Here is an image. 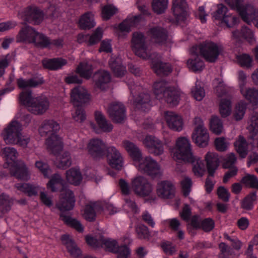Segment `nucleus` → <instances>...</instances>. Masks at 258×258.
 <instances>
[{"label":"nucleus","instance_id":"34","mask_svg":"<svg viewBox=\"0 0 258 258\" xmlns=\"http://www.w3.org/2000/svg\"><path fill=\"white\" fill-rule=\"evenodd\" d=\"M240 92L243 97L251 104L254 108L258 105V90L251 88L241 89Z\"/></svg>","mask_w":258,"mask_h":258},{"label":"nucleus","instance_id":"31","mask_svg":"<svg viewBox=\"0 0 258 258\" xmlns=\"http://www.w3.org/2000/svg\"><path fill=\"white\" fill-rule=\"evenodd\" d=\"M108 63L115 77L121 78L124 75L126 72L125 67L122 65L121 59L120 57H111Z\"/></svg>","mask_w":258,"mask_h":258},{"label":"nucleus","instance_id":"29","mask_svg":"<svg viewBox=\"0 0 258 258\" xmlns=\"http://www.w3.org/2000/svg\"><path fill=\"white\" fill-rule=\"evenodd\" d=\"M150 102V95L148 93H141L136 97L133 103L137 109L147 111L151 107Z\"/></svg>","mask_w":258,"mask_h":258},{"label":"nucleus","instance_id":"10","mask_svg":"<svg viewBox=\"0 0 258 258\" xmlns=\"http://www.w3.org/2000/svg\"><path fill=\"white\" fill-rule=\"evenodd\" d=\"M135 167L143 174H145L152 178H160L162 175V170L159 163L150 156L142 159Z\"/></svg>","mask_w":258,"mask_h":258},{"label":"nucleus","instance_id":"64","mask_svg":"<svg viewBox=\"0 0 258 258\" xmlns=\"http://www.w3.org/2000/svg\"><path fill=\"white\" fill-rule=\"evenodd\" d=\"M236 160V157L234 153H229L226 155L223 159V166L225 168H232Z\"/></svg>","mask_w":258,"mask_h":258},{"label":"nucleus","instance_id":"28","mask_svg":"<svg viewBox=\"0 0 258 258\" xmlns=\"http://www.w3.org/2000/svg\"><path fill=\"white\" fill-rule=\"evenodd\" d=\"M67 60L62 57L45 58L42 60L43 68L50 71H57L61 69L67 64Z\"/></svg>","mask_w":258,"mask_h":258},{"label":"nucleus","instance_id":"57","mask_svg":"<svg viewBox=\"0 0 258 258\" xmlns=\"http://www.w3.org/2000/svg\"><path fill=\"white\" fill-rule=\"evenodd\" d=\"M210 128L212 132L217 135L222 133L223 126L221 119L217 116H213L210 120Z\"/></svg>","mask_w":258,"mask_h":258},{"label":"nucleus","instance_id":"25","mask_svg":"<svg viewBox=\"0 0 258 258\" xmlns=\"http://www.w3.org/2000/svg\"><path fill=\"white\" fill-rule=\"evenodd\" d=\"M93 78L95 87L102 91L106 90V85L109 83L111 79L110 73L104 70H98L95 72Z\"/></svg>","mask_w":258,"mask_h":258},{"label":"nucleus","instance_id":"51","mask_svg":"<svg viewBox=\"0 0 258 258\" xmlns=\"http://www.w3.org/2000/svg\"><path fill=\"white\" fill-rule=\"evenodd\" d=\"M133 49L135 52L136 55L139 57H142L144 59H151V61L152 59H154V57L158 55L156 53H154L151 55L148 54V52L147 49L146 45L140 46H133Z\"/></svg>","mask_w":258,"mask_h":258},{"label":"nucleus","instance_id":"16","mask_svg":"<svg viewBox=\"0 0 258 258\" xmlns=\"http://www.w3.org/2000/svg\"><path fill=\"white\" fill-rule=\"evenodd\" d=\"M172 10L178 23L185 21L189 16L188 8L185 0H172Z\"/></svg>","mask_w":258,"mask_h":258},{"label":"nucleus","instance_id":"17","mask_svg":"<svg viewBox=\"0 0 258 258\" xmlns=\"http://www.w3.org/2000/svg\"><path fill=\"white\" fill-rule=\"evenodd\" d=\"M143 144L148 152L155 156H159L164 152L162 142L157 138L149 135L143 140Z\"/></svg>","mask_w":258,"mask_h":258},{"label":"nucleus","instance_id":"14","mask_svg":"<svg viewBox=\"0 0 258 258\" xmlns=\"http://www.w3.org/2000/svg\"><path fill=\"white\" fill-rule=\"evenodd\" d=\"M23 20L34 25L40 24L44 19V14L42 10L35 6H29L23 12Z\"/></svg>","mask_w":258,"mask_h":258},{"label":"nucleus","instance_id":"36","mask_svg":"<svg viewBox=\"0 0 258 258\" xmlns=\"http://www.w3.org/2000/svg\"><path fill=\"white\" fill-rule=\"evenodd\" d=\"M66 180L70 184L77 186L80 184L83 177L79 169L71 168L66 173Z\"/></svg>","mask_w":258,"mask_h":258},{"label":"nucleus","instance_id":"39","mask_svg":"<svg viewBox=\"0 0 258 258\" xmlns=\"http://www.w3.org/2000/svg\"><path fill=\"white\" fill-rule=\"evenodd\" d=\"M116 35L119 39H124L127 37L125 33L129 32V16H127L125 19L118 25L112 26Z\"/></svg>","mask_w":258,"mask_h":258},{"label":"nucleus","instance_id":"27","mask_svg":"<svg viewBox=\"0 0 258 258\" xmlns=\"http://www.w3.org/2000/svg\"><path fill=\"white\" fill-rule=\"evenodd\" d=\"M94 15L91 12H87L80 17L77 23L78 28L82 30H89L96 26Z\"/></svg>","mask_w":258,"mask_h":258},{"label":"nucleus","instance_id":"13","mask_svg":"<svg viewBox=\"0 0 258 258\" xmlns=\"http://www.w3.org/2000/svg\"><path fill=\"white\" fill-rule=\"evenodd\" d=\"M109 117L114 123L122 124L126 119V109L121 103L113 102L108 107Z\"/></svg>","mask_w":258,"mask_h":258},{"label":"nucleus","instance_id":"33","mask_svg":"<svg viewBox=\"0 0 258 258\" xmlns=\"http://www.w3.org/2000/svg\"><path fill=\"white\" fill-rule=\"evenodd\" d=\"M192 139L195 143L200 147H206L209 141V135L207 129H203L199 132H194Z\"/></svg>","mask_w":258,"mask_h":258},{"label":"nucleus","instance_id":"12","mask_svg":"<svg viewBox=\"0 0 258 258\" xmlns=\"http://www.w3.org/2000/svg\"><path fill=\"white\" fill-rule=\"evenodd\" d=\"M132 188L137 195L142 197L150 196L153 190L152 184L142 176H137L132 180Z\"/></svg>","mask_w":258,"mask_h":258},{"label":"nucleus","instance_id":"46","mask_svg":"<svg viewBox=\"0 0 258 258\" xmlns=\"http://www.w3.org/2000/svg\"><path fill=\"white\" fill-rule=\"evenodd\" d=\"M17 188L18 190L29 197L36 196L38 195V187L29 183L18 184Z\"/></svg>","mask_w":258,"mask_h":258},{"label":"nucleus","instance_id":"42","mask_svg":"<svg viewBox=\"0 0 258 258\" xmlns=\"http://www.w3.org/2000/svg\"><path fill=\"white\" fill-rule=\"evenodd\" d=\"M165 94L163 98L170 106L177 105L180 100V92L173 87L168 89V91Z\"/></svg>","mask_w":258,"mask_h":258},{"label":"nucleus","instance_id":"60","mask_svg":"<svg viewBox=\"0 0 258 258\" xmlns=\"http://www.w3.org/2000/svg\"><path fill=\"white\" fill-rule=\"evenodd\" d=\"M247 104L244 101L239 102L236 106L234 117L236 120L242 119L245 114Z\"/></svg>","mask_w":258,"mask_h":258},{"label":"nucleus","instance_id":"3","mask_svg":"<svg viewBox=\"0 0 258 258\" xmlns=\"http://www.w3.org/2000/svg\"><path fill=\"white\" fill-rule=\"evenodd\" d=\"M59 124L54 120H45L39 127L38 132L42 137L48 136L45 141L47 149L52 154L57 155L63 149V143L58 135Z\"/></svg>","mask_w":258,"mask_h":258},{"label":"nucleus","instance_id":"48","mask_svg":"<svg viewBox=\"0 0 258 258\" xmlns=\"http://www.w3.org/2000/svg\"><path fill=\"white\" fill-rule=\"evenodd\" d=\"M103 30L102 28L98 27L93 31L92 34L88 37L87 45L91 46L98 44L103 38Z\"/></svg>","mask_w":258,"mask_h":258},{"label":"nucleus","instance_id":"44","mask_svg":"<svg viewBox=\"0 0 258 258\" xmlns=\"http://www.w3.org/2000/svg\"><path fill=\"white\" fill-rule=\"evenodd\" d=\"M100 240L101 242V246L102 248H105L106 251L115 253L118 252L119 246L115 240H111V239H106L102 234L100 235Z\"/></svg>","mask_w":258,"mask_h":258},{"label":"nucleus","instance_id":"2","mask_svg":"<svg viewBox=\"0 0 258 258\" xmlns=\"http://www.w3.org/2000/svg\"><path fill=\"white\" fill-rule=\"evenodd\" d=\"M76 203L75 194L73 190L68 188L60 193L59 200L56 204V207L60 211L59 219L64 224L75 229L79 233L84 231V227L81 222L70 215H66L64 213L74 209Z\"/></svg>","mask_w":258,"mask_h":258},{"label":"nucleus","instance_id":"49","mask_svg":"<svg viewBox=\"0 0 258 258\" xmlns=\"http://www.w3.org/2000/svg\"><path fill=\"white\" fill-rule=\"evenodd\" d=\"M118 12V9L113 5L107 4L102 8L101 16L103 20L108 21Z\"/></svg>","mask_w":258,"mask_h":258},{"label":"nucleus","instance_id":"1","mask_svg":"<svg viewBox=\"0 0 258 258\" xmlns=\"http://www.w3.org/2000/svg\"><path fill=\"white\" fill-rule=\"evenodd\" d=\"M89 154L94 160L106 158L107 163L113 169L117 171L123 167V158L117 149L113 146L107 147L99 139L90 140L87 146Z\"/></svg>","mask_w":258,"mask_h":258},{"label":"nucleus","instance_id":"19","mask_svg":"<svg viewBox=\"0 0 258 258\" xmlns=\"http://www.w3.org/2000/svg\"><path fill=\"white\" fill-rule=\"evenodd\" d=\"M156 194L159 198L162 199H172L174 197L175 188L170 181H161L157 185Z\"/></svg>","mask_w":258,"mask_h":258},{"label":"nucleus","instance_id":"6","mask_svg":"<svg viewBox=\"0 0 258 258\" xmlns=\"http://www.w3.org/2000/svg\"><path fill=\"white\" fill-rule=\"evenodd\" d=\"M22 124L19 121L12 120L2 133L3 140L7 144H16L22 147H26L30 139L22 138Z\"/></svg>","mask_w":258,"mask_h":258},{"label":"nucleus","instance_id":"18","mask_svg":"<svg viewBox=\"0 0 258 258\" xmlns=\"http://www.w3.org/2000/svg\"><path fill=\"white\" fill-rule=\"evenodd\" d=\"M95 120L98 127L94 123H91V126L95 133L99 134L100 131L104 133H110L113 130V125L108 122L105 115L100 111L96 110L94 112Z\"/></svg>","mask_w":258,"mask_h":258},{"label":"nucleus","instance_id":"4","mask_svg":"<svg viewBox=\"0 0 258 258\" xmlns=\"http://www.w3.org/2000/svg\"><path fill=\"white\" fill-rule=\"evenodd\" d=\"M17 43H33L37 48H50V38L29 25L21 28L16 36Z\"/></svg>","mask_w":258,"mask_h":258},{"label":"nucleus","instance_id":"24","mask_svg":"<svg viewBox=\"0 0 258 258\" xmlns=\"http://www.w3.org/2000/svg\"><path fill=\"white\" fill-rule=\"evenodd\" d=\"M50 180L46 184L47 189L52 192H62L68 189L64 180L58 173H54L50 176Z\"/></svg>","mask_w":258,"mask_h":258},{"label":"nucleus","instance_id":"7","mask_svg":"<svg viewBox=\"0 0 258 258\" xmlns=\"http://www.w3.org/2000/svg\"><path fill=\"white\" fill-rule=\"evenodd\" d=\"M221 50V47L211 41H205L199 45L193 46L190 50L191 54L198 55L200 54L206 61L215 62Z\"/></svg>","mask_w":258,"mask_h":258},{"label":"nucleus","instance_id":"62","mask_svg":"<svg viewBox=\"0 0 258 258\" xmlns=\"http://www.w3.org/2000/svg\"><path fill=\"white\" fill-rule=\"evenodd\" d=\"M35 166L42 173L45 178H50L49 175L51 172V170L47 163L38 161L35 163Z\"/></svg>","mask_w":258,"mask_h":258},{"label":"nucleus","instance_id":"47","mask_svg":"<svg viewBox=\"0 0 258 258\" xmlns=\"http://www.w3.org/2000/svg\"><path fill=\"white\" fill-rule=\"evenodd\" d=\"M247 128L250 134V138L254 140V137L258 133V113L252 114L248 122Z\"/></svg>","mask_w":258,"mask_h":258},{"label":"nucleus","instance_id":"21","mask_svg":"<svg viewBox=\"0 0 258 258\" xmlns=\"http://www.w3.org/2000/svg\"><path fill=\"white\" fill-rule=\"evenodd\" d=\"M165 119L168 127L172 131L179 132L183 128L182 117L175 112L167 111L165 113Z\"/></svg>","mask_w":258,"mask_h":258},{"label":"nucleus","instance_id":"30","mask_svg":"<svg viewBox=\"0 0 258 258\" xmlns=\"http://www.w3.org/2000/svg\"><path fill=\"white\" fill-rule=\"evenodd\" d=\"M205 160L209 175L213 177L219 165L218 156L216 153L208 152L205 155Z\"/></svg>","mask_w":258,"mask_h":258},{"label":"nucleus","instance_id":"38","mask_svg":"<svg viewBox=\"0 0 258 258\" xmlns=\"http://www.w3.org/2000/svg\"><path fill=\"white\" fill-rule=\"evenodd\" d=\"M61 152V151L58 154L54 155L56 157L54 164L59 169H66L71 165V158L69 152H65L60 155Z\"/></svg>","mask_w":258,"mask_h":258},{"label":"nucleus","instance_id":"37","mask_svg":"<svg viewBox=\"0 0 258 258\" xmlns=\"http://www.w3.org/2000/svg\"><path fill=\"white\" fill-rule=\"evenodd\" d=\"M167 82L161 80L156 82L153 85V93L158 99H162L168 89H170Z\"/></svg>","mask_w":258,"mask_h":258},{"label":"nucleus","instance_id":"43","mask_svg":"<svg viewBox=\"0 0 258 258\" xmlns=\"http://www.w3.org/2000/svg\"><path fill=\"white\" fill-rule=\"evenodd\" d=\"M185 162L190 163L192 166V171L194 174L198 177H202L205 172L204 164L202 159L195 156L190 161H185Z\"/></svg>","mask_w":258,"mask_h":258},{"label":"nucleus","instance_id":"59","mask_svg":"<svg viewBox=\"0 0 258 258\" xmlns=\"http://www.w3.org/2000/svg\"><path fill=\"white\" fill-rule=\"evenodd\" d=\"M136 232L139 239L149 240L150 238V233L149 228L144 224L137 225L136 227Z\"/></svg>","mask_w":258,"mask_h":258},{"label":"nucleus","instance_id":"22","mask_svg":"<svg viewBox=\"0 0 258 258\" xmlns=\"http://www.w3.org/2000/svg\"><path fill=\"white\" fill-rule=\"evenodd\" d=\"M222 86L217 87V92L219 97H221L219 104V111L221 116L223 117L229 116L231 112V101L230 96L225 91L221 93L219 92L221 90Z\"/></svg>","mask_w":258,"mask_h":258},{"label":"nucleus","instance_id":"20","mask_svg":"<svg viewBox=\"0 0 258 258\" xmlns=\"http://www.w3.org/2000/svg\"><path fill=\"white\" fill-rule=\"evenodd\" d=\"M147 35L154 43L159 44H165L168 38L167 31L158 26L151 27L147 31Z\"/></svg>","mask_w":258,"mask_h":258},{"label":"nucleus","instance_id":"58","mask_svg":"<svg viewBox=\"0 0 258 258\" xmlns=\"http://www.w3.org/2000/svg\"><path fill=\"white\" fill-rule=\"evenodd\" d=\"M236 58L238 64L242 67L250 68L252 66V58L247 54L238 55Z\"/></svg>","mask_w":258,"mask_h":258},{"label":"nucleus","instance_id":"40","mask_svg":"<svg viewBox=\"0 0 258 258\" xmlns=\"http://www.w3.org/2000/svg\"><path fill=\"white\" fill-rule=\"evenodd\" d=\"M248 143L246 139L242 136H239L234 143L236 151L242 158L246 157L248 154Z\"/></svg>","mask_w":258,"mask_h":258},{"label":"nucleus","instance_id":"52","mask_svg":"<svg viewBox=\"0 0 258 258\" xmlns=\"http://www.w3.org/2000/svg\"><path fill=\"white\" fill-rule=\"evenodd\" d=\"M195 59H189L188 60L187 63L188 67L194 72L202 71L205 67L204 62L201 60L198 55H196Z\"/></svg>","mask_w":258,"mask_h":258},{"label":"nucleus","instance_id":"5","mask_svg":"<svg viewBox=\"0 0 258 258\" xmlns=\"http://www.w3.org/2000/svg\"><path fill=\"white\" fill-rule=\"evenodd\" d=\"M20 103L27 107L28 110L35 115L44 114L49 106V102L46 97H34L30 89L21 92L19 94Z\"/></svg>","mask_w":258,"mask_h":258},{"label":"nucleus","instance_id":"26","mask_svg":"<svg viewBox=\"0 0 258 258\" xmlns=\"http://www.w3.org/2000/svg\"><path fill=\"white\" fill-rule=\"evenodd\" d=\"M158 55L154 57L151 61V66L155 73L159 76L168 75L172 71L171 65L168 63H163L159 59Z\"/></svg>","mask_w":258,"mask_h":258},{"label":"nucleus","instance_id":"63","mask_svg":"<svg viewBox=\"0 0 258 258\" xmlns=\"http://www.w3.org/2000/svg\"><path fill=\"white\" fill-rule=\"evenodd\" d=\"M85 106H80L75 107L76 108L75 114L73 116L75 121L79 122H83L86 119V111L84 107Z\"/></svg>","mask_w":258,"mask_h":258},{"label":"nucleus","instance_id":"9","mask_svg":"<svg viewBox=\"0 0 258 258\" xmlns=\"http://www.w3.org/2000/svg\"><path fill=\"white\" fill-rule=\"evenodd\" d=\"M170 153L174 160L184 162L191 160L194 156L189 139L182 137L176 140L175 147L170 149Z\"/></svg>","mask_w":258,"mask_h":258},{"label":"nucleus","instance_id":"8","mask_svg":"<svg viewBox=\"0 0 258 258\" xmlns=\"http://www.w3.org/2000/svg\"><path fill=\"white\" fill-rule=\"evenodd\" d=\"M232 10H236L242 19L249 24L258 15V10L249 4H244L243 0H225Z\"/></svg>","mask_w":258,"mask_h":258},{"label":"nucleus","instance_id":"35","mask_svg":"<svg viewBox=\"0 0 258 258\" xmlns=\"http://www.w3.org/2000/svg\"><path fill=\"white\" fill-rule=\"evenodd\" d=\"M93 67L88 61H81L78 65L75 72L85 79H90L93 74Z\"/></svg>","mask_w":258,"mask_h":258},{"label":"nucleus","instance_id":"61","mask_svg":"<svg viewBox=\"0 0 258 258\" xmlns=\"http://www.w3.org/2000/svg\"><path fill=\"white\" fill-rule=\"evenodd\" d=\"M217 8V10L212 14L214 20L222 21L224 17L227 15L228 9L223 4L218 5Z\"/></svg>","mask_w":258,"mask_h":258},{"label":"nucleus","instance_id":"50","mask_svg":"<svg viewBox=\"0 0 258 258\" xmlns=\"http://www.w3.org/2000/svg\"><path fill=\"white\" fill-rule=\"evenodd\" d=\"M257 200L255 191L252 192L247 195L241 202V207L246 210H251L253 208L254 202Z\"/></svg>","mask_w":258,"mask_h":258},{"label":"nucleus","instance_id":"41","mask_svg":"<svg viewBox=\"0 0 258 258\" xmlns=\"http://www.w3.org/2000/svg\"><path fill=\"white\" fill-rule=\"evenodd\" d=\"M44 83V81L43 78L38 79L30 78L28 80L20 78L17 80L18 87L20 89H25L27 87L35 88Z\"/></svg>","mask_w":258,"mask_h":258},{"label":"nucleus","instance_id":"15","mask_svg":"<svg viewBox=\"0 0 258 258\" xmlns=\"http://www.w3.org/2000/svg\"><path fill=\"white\" fill-rule=\"evenodd\" d=\"M10 168L12 176L22 180H27L29 177V170L24 162L17 160L16 162H8L5 168Z\"/></svg>","mask_w":258,"mask_h":258},{"label":"nucleus","instance_id":"45","mask_svg":"<svg viewBox=\"0 0 258 258\" xmlns=\"http://www.w3.org/2000/svg\"><path fill=\"white\" fill-rule=\"evenodd\" d=\"M0 155L6 158V162L4 167L7 166L8 162H16L18 152L14 148L5 147L1 150Z\"/></svg>","mask_w":258,"mask_h":258},{"label":"nucleus","instance_id":"32","mask_svg":"<svg viewBox=\"0 0 258 258\" xmlns=\"http://www.w3.org/2000/svg\"><path fill=\"white\" fill-rule=\"evenodd\" d=\"M15 199L5 193L0 195V217H3L6 214L8 213L12 209Z\"/></svg>","mask_w":258,"mask_h":258},{"label":"nucleus","instance_id":"11","mask_svg":"<svg viewBox=\"0 0 258 258\" xmlns=\"http://www.w3.org/2000/svg\"><path fill=\"white\" fill-rule=\"evenodd\" d=\"M70 98L74 107L87 106L92 100V95L84 87L78 85L71 89Z\"/></svg>","mask_w":258,"mask_h":258},{"label":"nucleus","instance_id":"55","mask_svg":"<svg viewBox=\"0 0 258 258\" xmlns=\"http://www.w3.org/2000/svg\"><path fill=\"white\" fill-rule=\"evenodd\" d=\"M130 159H132L135 166L143 159L140 150L136 145L132 143H130Z\"/></svg>","mask_w":258,"mask_h":258},{"label":"nucleus","instance_id":"23","mask_svg":"<svg viewBox=\"0 0 258 258\" xmlns=\"http://www.w3.org/2000/svg\"><path fill=\"white\" fill-rule=\"evenodd\" d=\"M62 244L64 245L70 255L73 258H80L82 255V250L78 246L75 241L70 238L68 234H63L60 238Z\"/></svg>","mask_w":258,"mask_h":258},{"label":"nucleus","instance_id":"53","mask_svg":"<svg viewBox=\"0 0 258 258\" xmlns=\"http://www.w3.org/2000/svg\"><path fill=\"white\" fill-rule=\"evenodd\" d=\"M168 0H153L152 6L155 13L161 14L165 12L168 8Z\"/></svg>","mask_w":258,"mask_h":258},{"label":"nucleus","instance_id":"54","mask_svg":"<svg viewBox=\"0 0 258 258\" xmlns=\"http://www.w3.org/2000/svg\"><path fill=\"white\" fill-rule=\"evenodd\" d=\"M83 217L88 222H94L96 220V213L90 202L85 206Z\"/></svg>","mask_w":258,"mask_h":258},{"label":"nucleus","instance_id":"56","mask_svg":"<svg viewBox=\"0 0 258 258\" xmlns=\"http://www.w3.org/2000/svg\"><path fill=\"white\" fill-rule=\"evenodd\" d=\"M241 182L247 187L258 189V178L254 175L246 174L242 178Z\"/></svg>","mask_w":258,"mask_h":258}]
</instances>
